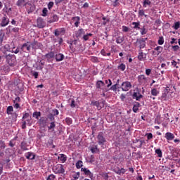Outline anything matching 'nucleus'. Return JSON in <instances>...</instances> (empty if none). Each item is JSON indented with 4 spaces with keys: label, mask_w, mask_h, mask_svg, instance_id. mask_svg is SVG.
Segmentation results:
<instances>
[{
    "label": "nucleus",
    "mask_w": 180,
    "mask_h": 180,
    "mask_svg": "<svg viewBox=\"0 0 180 180\" xmlns=\"http://www.w3.org/2000/svg\"><path fill=\"white\" fill-rule=\"evenodd\" d=\"M93 34L91 33H87L84 34L83 37H82V40L84 41H87V40H89V37H92Z\"/></svg>",
    "instance_id": "obj_25"
},
{
    "label": "nucleus",
    "mask_w": 180,
    "mask_h": 180,
    "mask_svg": "<svg viewBox=\"0 0 180 180\" xmlns=\"http://www.w3.org/2000/svg\"><path fill=\"white\" fill-rule=\"evenodd\" d=\"M46 180H56V175L50 174L47 178Z\"/></svg>",
    "instance_id": "obj_55"
},
{
    "label": "nucleus",
    "mask_w": 180,
    "mask_h": 180,
    "mask_svg": "<svg viewBox=\"0 0 180 180\" xmlns=\"http://www.w3.org/2000/svg\"><path fill=\"white\" fill-rule=\"evenodd\" d=\"M143 81H147V78L146 77V76H144V75H141L138 77V82L140 84H143Z\"/></svg>",
    "instance_id": "obj_27"
},
{
    "label": "nucleus",
    "mask_w": 180,
    "mask_h": 180,
    "mask_svg": "<svg viewBox=\"0 0 180 180\" xmlns=\"http://www.w3.org/2000/svg\"><path fill=\"white\" fill-rule=\"evenodd\" d=\"M129 29L128 27H126L124 25L122 26V32H124V33H127V32H129Z\"/></svg>",
    "instance_id": "obj_62"
},
{
    "label": "nucleus",
    "mask_w": 180,
    "mask_h": 180,
    "mask_svg": "<svg viewBox=\"0 0 180 180\" xmlns=\"http://www.w3.org/2000/svg\"><path fill=\"white\" fill-rule=\"evenodd\" d=\"M54 22H58V15L53 14L51 19L48 21V23H54Z\"/></svg>",
    "instance_id": "obj_21"
},
{
    "label": "nucleus",
    "mask_w": 180,
    "mask_h": 180,
    "mask_svg": "<svg viewBox=\"0 0 180 180\" xmlns=\"http://www.w3.org/2000/svg\"><path fill=\"white\" fill-rule=\"evenodd\" d=\"M96 88L99 89H102V88H103V86H105V82H103L102 80H98L96 82Z\"/></svg>",
    "instance_id": "obj_23"
},
{
    "label": "nucleus",
    "mask_w": 180,
    "mask_h": 180,
    "mask_svg": "<svg viewBox=\"0 0 180 180\" xmlns=\"http://www.w3.org/2000/svg\"><path fill=\"white\" fill-rule=\"evenodd\" d=\"M124 41V37H118L116 38V43L117 44H122Z\"/></svg>",
    "instance_id": "obj_32"
},
{
    "label": "nucleus",
    "mask_w": 180,
    "mask_h": 180,
    "mask_svg": "<svg viewBox=\"0 0 180 180\" xmlns=\"http://www.w3.org/2000/svg\"><path fill=\"white\" fill-rule=\"evenodd\" d=\"M148 140H151L153 139V134L152 133H148L146 134Z\"/></svg>",
    "instance_id": "obj_63"
},
{
    "label": "nucleus",
    "mask_w": 180,
    "mask_h": 180,
    "mask_svg": "<svg viewBox=\"0 0 180 180\" xmlns=\"http://www.w3.org/2000/svg\"><path fill=\"white\" fill-rule=\"evenodd\" d=\"M30 116V115L29 114V112H25L22 117V120H25V119H27V117H29Z\"/></svg>",
    "instance_id": "obj_59"
},
{
    "label": "nucleus",
    "mask_w": 180,
    "mask_h": 180,
    "mask_svg": "<svg viewBox=\"0 0 180 180\" xmlns=\"http://www.w3.org/2000/svg\"><path fill=\"white\" fill-rule=\"evenodd\" d=\"M82 167V161L79 160L77 163H76V167L79 169Z\"/></svg>",
    "instance_id": "obj_58"
},
{
    "label": "nucleus",
    "mask_w": 180,
    "mask_h": 180,
    "mask_svg": "<svg viewBox=\"0 0 180 180\" xmlns=\"http://www.w3.org/2000/svg\"><path fill=\"white\" fill-rule=\"evenodd\" d=\"M139 108H140V103L139 102H136L133 106V112L134 113H137V112H139Z\"/></svg>",
    "instance_id": "obj_26"
},
{
    "label": "nucleus",
    "mask_w": 180,
    "mask_h": 180,
    "mask_svg": "<svg viewBox=\"0 0 180 180\" xmlns=\"http://www.w3.org/2000/svg\"><path fill=\"white\" fill-rule=\"evenodd\" d=\"M114 172H115V174H117V175H123V174H125L126 169H124V168L117 169H115Z\"/></svg>",
    "instance_id": "obj_20"
},
{
    "label": "nucleus",
    "mask_w": 180,
    "mask_h": 180,
    "mask_svg": "<svg viewBox=\"0 0 180 180\" xmlns=\"http://www.w3.org/2000/svg\"><path fill=\"white\" fill-rule=\"evenodd\" d=\"M8 25H9V18H8L6 15H4V16L1 18L0 26H1V27H6Z\"/></svg>",
    "instance_id": "obj_6"
},
{
    "label": "nucleus",
    "mask_w": 180,
    "mask_h": 180,
    "mask_svg": "<svg viewBox=\"0 0 180 180\" xmlns=\"http://www.w3.org/2000/svg\"><path fill=\"white\" fill-rule=\"evenodd\" d=\"M52 170L54 174H64L65 172V170L64 169V165L60 164L53 166Z\"/></svg>",
    "instance_id": "obj_3"
},
{
    "label": "nucleus",
    "mask_w": 180,
    "mask_h": 180,
    "mask_svg": "<svg viewBox=\"0 0 180 180\" xmlns=\"http://www.w3.org/2000/svg\"><path fill=\"white\" fill-rule=\"evenodd\" d=\"M141 30V34L143 35V34H147V31L146 30V27H143L142 28H140Z\"/></svg>",
    "instance_id": "obj_53"
},
{
    "label": "nucleus",
    "mask_w": 180,
    "mask_h": 180,
    "mask_svg": "<svg viewBox=\"0 0 180 180\" xmlns=\"http://www.w3.org/2000/svg\"><path fill=\"white\" fill-rule=\"evenodd\" d=\"M174 29H175V30H178V29H179L180 27V22H176L174 23V25L173 26Z\"/></svg>",
    "instance_id": "obj_50"
},
{
    "label": "nucleus",
    "mask_w": 180,
    "mask_h": 180,
    "mask_svg": "<svg viewBox=\"0 0 180 180\" xmlns=\"http://www.w3.org/2000/svg\"><path fill=\"white\" fill-rule=\"evenodd\" d=\"M146 40H147V38H140L136 39V44H138V46H139L140 50L146 47Z\"/></svg>",
    "instance_id": "obj_5"
},
{
    "label": "nucleus",
    "mask_w": 180,
    "mask_h": 180,
    "mask_svg": "<svg viewBox=\"0 0 180 180\" xmlns=\"http://www.w3.org/2000/svg\"><path fill=\"white\" fill-rule=\"evenodd\" d=\"M11 115H12V121L16 122V120H18V113L13 112Z\"/></svg>",
    "instance_id": "obj_44"
},
{
    "label": "nucleus",
    "mask_w": 180,
    "mask_h": 180,
    "mask_svg": "<svg viewBox=\"0 0 180 180\" xmlns=\"http://www.w3.org/2000/svg\"><path fill=\"white\" fill-rule=\"evenodd\" d=\"M15 141H13V139H12L11 141H9V146L10 147H15Z\"/></svg>",
    "instance_id": "obj_64"
},
{
    "label": "nucleus",
    "mask_w": 180,
    "mask_h": 180,
    "mask_svg": "<svg viewBox=\"0 0 180 180\" xmlns=\"http://www.w3.org/2000/svg\"><path fill=\"white\" fill-rule=\"evenodd\" d=\"M82 172H84V175H87L90 179H94V174L91 171L85 167H82Z\"/></svg>",
    "instance_id": "obj_9"
},
{
    "label": "nucleus",
    "mask_w": 180,
    "mask_h": 180,
    "mask_svg": "<svg viewBox=\"0 0 180 180\" xmlns=\"http://www.w3.org/2000/svg\"><path fill=\"white\" fill-rule=\"evenodd\" d=\"M146 58H147V53H143V50L139 49L138 60H139V61H146Z\"/></svg>",
    "instance_id": "obj_8"
},
{
    "label": "nucleus",
    "mask_w": 180,
    "mask_h": 180,
    "mask_svg": "<svg viewBox=\"0 0 180 180\" xmlns=\"http://www.w3.org/2000/svg\"><path fill=\"white\" fill-rule=\"evenodd\" d=\"M36 46H40V43L37 42V41H34L32 43H30V41L24 43L20 47V54L22 53H30L31 49L33 50L36 49Z\"/></svg>",
    "instance_id": "obj_1"
},
{
    "label": "nucleus",
    "mask_w": 180,
    "mask_h": 180,
    "mask_svg": "<svg viewBox=\"0 0 180 180\" xmlns=\"http://www.w3.org/2000/svg\"><path fill=\"white\" fill-rule=\"evenodd\" d=\"M56 61H63L64 60V56L63 53H58L56 55Z\"/></svg>",
    "instance_id": "obj_29"
},
{
    "label": "nucleus",
    "mask_w": 180,
    "mask_h": 180,
    "mask_svg": "<svg viewBox=\"0 0 180 180\" xmlns=\"http://www.w3.org/2000/svg\"><path fill=\"white\" fill-rule=\"evenodd\" d=\"M6 148V145L5 144V141L0 140V149L5 150Z\"/></svg>",
    "instance_id": "obj_42"
},
{
    "label": "nucleus",
    "mask_w": 180,
    "mask_h": 180,
    "mask_svg": "<svg viewBox=\"0 0 180 180\" xmlns=\"http://www.w3.org/2000/svg\"><path fill=\"white\" fill-rule=\"evenodd\" d=\"M155 153L158 155V157H159L160 158L162 157V151L161 150V149H156Z\"/></svg>",
    "instance_id": "obj_45"
},
{
    "label": "nucleus",
    "mask_w": 180,
    "mask_h": 180,
    "mask_svg": "<svg viewBox=\"0 0 180 180\" xmlns=\"http://www.w3.org/2000/svg\"><path fill=\"white\" fill-rule=\"evenodd\" d=\"M20 31V28L19 27H13L12 30H11V32L13 33H19V32Z\"/></svg>",
    "instance_id": "obj_51"
},
{
    "label": "nucleus",
    "mask_w": 180,
    "mask_h": 180,
    "mask_svg": "<svg viewBox=\"0 0 180 180\" xmlns=\"http://www.w3.org/2000/svg\"><path fill=\"white\" fill-rule=\"evenodd\" d=\"M41 116V112H34L32 114V117H35V119H39Z\"/></svg>",
    "instance_id": "obj_40"
},
{
    "label": "nucleus",
    "mask_w": 180,
    "mask_h": 180,
    "mask_svg": "<svg viewBox=\"0 0 180 180\" xmlns=\"http://www.w3.org/2000/svg\"><path fill=\"white\" fill-rule=\"evenodd\" d=\"M94 106H96L97 109L98 110H101L103 106H105V103H103V101H95L93 103Z\"/></svg>",
    "instance_id": "obj_13"
},
{
    "label": "nucleus",
    "mask_w": 180,
    "mask_h": 180,
    "mask_svg": "<svg viewBox=\"0 0 180 180\" xmlns=\"http://www.w3.org/2000/svg\"><path fill=\"white\" fill-rule=\"evenodd\" d=\"M47 12H49V11L47 10V8H44L42 10V16L44 17L47 16Z\"/></svg>",
    "instance_id": "obj_52"
},
{
    "label": "nucleus",
    "mask_w": 180,
    "mask_h": 180,
    "mask_svg": "<svg viewBox=\"0 0 180 180\" xmlns=\"http://www.w3.org/2000/svg\"><path fill=\"white\" fill-rule=\"evenodd\" d=\"M118 70L120 71H124L126 70V65L124 63H121L120 65L117 66Z\"/></svg>",
    "instance_id": "obj_43"
},
{
    "label": "nucleus",
    "mask_w": 180,
    "mask_h": 180,
    "mask_svg": "<svg viewBox=\"0 0 180 180\" xmlns=\"http://www.w3.org/2000/svg\"><path fill=\"white\" fill-rule=\"evenodd\" d=\"M72 20L75 22V26L76 27H78V26H79V24L81 23V22H79L81 20V18H79V16L72 18Z\"/></svg>",
    "instance_id": "obj_16"
},
{
    "label": "nucleus",
    "mask_w": 180,
    "mask_h": 180,
    "mask_svg": "<svg viewBox=\"0 0 180 180\" xmlns=\"http://www.w3.org/2000/svg\"><path fill=\"white\" fill-rule=\"evenodd\" d=\"M165 137L168 141H171L175 139V135L171 132H167L165 135Z\"/></svg>",
    "instance_id": "obj_14"
},
{
    "label": "nucleus",
    "mask_w": 180,
    "mask_h": 180,
    "mask_svg": "<svg viewBox=\"0 0 180 180\" xmlns=\"http://www.w3.org/2000/svg\"><path fill=\"white\" fill-rule=\"evenodd\" d=\"M90 151L93 154H96L98 153V151H99V149H98V146H92L91 148H90Z\"/></svg>",
    "instance_id": "obj_30"
},
{
    "label": "nucleus",
    "mask_w": 180,
    "mask_h": 180,
    "mask_svg": "<svg viewBox=\"0 0 180 180\" xmlns=\"http://www.w3.org/2000/svg\"><path fill=\"white\" fill-rule=\"evenodd\" d=\"M25 157L27 160H34V154L32 152H28L25 153Z\"/></svg>",
    "instance_id": "obj_22"
},
{
    "label": "nucleus",
    "mask_w": 180,
    "mask_h": 180,
    "mask_svg": "<svg viewBox=\"0 0 180 180\" xmlns=\"http://www.w3.org/2000/svg\"><path fill=\"white\" fill-rule=\"evenodd\" d=\"M53 6H54V2L50 1L48 4V9H49V11H50L53 8Z\"/></svg>",
    "instance_id": "obj_60"
},
{
    "label": "nucleus",
    "mask_w": 180,
    "mask_h": 180,
    "mask_svg": "<svg viewBox=\"0 0 180 180\" xmlns=\"http://www.w3.org/2000/svg\"><path fill=\"white\" fill-rule=\"evenodd\" d=\"M97 142L99 146H105V143H106V139L103 136V132H99L97 136Z\"/></svg>",
    "instance_id": "obj_4"
},
{
    "label": "nucleus",
    "mask_w": 180,
    "mask_h": 180,
    "mask_svg": "<svg viewBox=\"0 0 180 180\" xmlns=\"http://www.w3.org/2000/svg\"><path fill=\"white\" fill-rule=\"evenodd\" d=\"M131 88V83L129 81L122 82V90L124 91H129Z\"/></svg>",
    "instance_id": "obj_7"
},
{
    "label": "nucleus",
    "mask_w": 180,
    "mask_h": 180,
    "mask_svg": "<svg viewBox=\"0 0 180 180\" xmlns=\"http://www.w3.org/2000/svg\"><path fill=\"white\" fill-rule=\"evenodd\" d=\"M154 50H155V51H158V54H160V53H162L163 48L159 46L155 48Z\"/></svg>",
    "instance_id": "obj_46"
},
{
    "label": "nucleus",
    "mask_w": 180,
    "mask_h": 180,
    "mask_svg": "<svg viewBox=\"0 0 180 180\" xmlns=\"http://www.w3.org/2000/svg\"><path fill=\"white\" fill-rule=\"evenodd\" d=\"M37 26L39 27V29H43L46 25L44 24V21H43V18H39L37 20Z\"/></svg>",
    "instance_id": "obj_12"
},
{
    "label": "nucleus",
    "mask_w": 180,
    "mask_h": 180,
    "mask_svg": "<svg viewBox=\"0 0 180 180\" xmlns=\"http://www.w3.org/2000/svg\"><path fill=\"white\" fill-rule=\"evenodd\" d=\"M58 160H60L61 162L64 163L67 161V155L64 154H60L59 157H58Z\"/></svg>",
    "instance_id": "obj_28"
},
{
    "label": "nucleus",
    "mask_w": 180,
    "mask_h": 180,
    "mask_svg": "<svg viewBox=\"0 0 180 180\" xmlns=\"http://www.w3.org/2000/svg\"><path fill=\"white\" fill-rule=\"evenodd\" d=\"M101 176H102L103 179L108 180L109 179V175L106 172H101L100 173Z\"/></svg>",
    "instance_id": "obj_34"
},
{
    "label": "nucleus",
    "mask_w": 180,
    "mask_h": 180,
    "mask_svg": "<svg viewBox=\"0 0 180 180\" xmlns=\"http://www.w3.org/2000/svg\"><path fill=\"white\" fill-rule=\"evenodd\" d=\"M54 129H56V122H51L50 123V126H48V130H51V131H54Z\"/></svg>",
    "instance_id": "obj_31"
},
{
    "label": "nucleus",
    "mask_w": 180,
    "mask_h": 180,
    "mask_svg": "<svg viewBox=\"0 0 180 180\" xmlns=\"http://www.w3.org/2000/svg\"><path fill=\"white\" fill-rule=\"evenodd\" d=\"M4 36H5V34L2 33V32H0V44H2V41H4Z\"/></svg>",
    "instance_id": "obj_57"
},
{
    "label": "nucleus",
    "mask_w": 180,
    "mask_h": 180,
    "mask_svg": "<svg viewBox=\"0 0 180 180\" xmlns=\"http://www.w3.org/2000/svg\"><path fill=\"white\" fill-rule=\"evenodd\" d=\"M147 5H151V1L150 0H143V8H147Z\"/></svg>",
    "instance_id": "obj_41"
},
{
    "label": "nucleus",
    "mask_w": 180,
    "mask_h": 180,
    "mask_svg": "<svg viewBox=\"0 0 180 180\" xmlns=\"http://www.w3.org/2000/svg\"><path fill=\"white\" fill-rule=\"evenodd\" d=\"M84 34H85V30L82 28L79 29L75 33V36L77 39L79 37H82V35H84Z\"/></svg>",
    "instance_id": "obj_17"
},
{
    "label": "nucleus",
    "mask_w": 180,
    "mask_h": 180,
    "mask_svg": "<svg viewBox=\"0 0 180 180\" xmlns=\"http://www.w3.org/2000/svg\"><path fill=\"white\" fill-rule=\"evenodd\" d=\"M134 143L135 144H137L136 145L137 148H141V147H143V143H144V140L136 139Z\"/></svg>",
    "instance_id": "obj_19"
},
{
    "label": "nucleus",
    "mask_w": 180,
    "mask_h": 180,
    "mask_svg": "<svg viewBox=\"0 0 180 180\" xmlns=\"http://www.w3.org/2000/svg\"><path fill=\"white\" fill-rule=\"evenodd\" d=\"M167 95H168V94L165 93V91H164V93H162V96H161L162 101H165V99H167Z\"/></svg>",
    "instance_id": "obj_61"
},
{
    "label": "nucleus",
    "mask_w": 180,
    "mask_h": 180,
    "mask_svg": "<svg viewBox=\"0 0 180 180\" xmlns=\"http://www.w3.org/2000/svg\"><path fill=\"white\" fill-rule=\"evenodd\" d=\"M132 25L136 30H140V22H133Z\"/></svg>",
    "instance_id": "obj_33"
},
{
    "label": "nucleus",
    "mask_w": 180,
    "mask_h": 180,
    "mask_svg": "<svg viewBox=\"0 0 180 180\" xmlns=\"http://www.w3.org/2000/svg\"><path fill=\"white\" fill-rule=\"evenodd\" d=\"M132 98L133 99H136V101H140L143 98V95L140 92H134Z\"/></svg>",
    "instance_id": "obj_15"
},
{
    "label": "nucleus",
    "mask_w": 180,
    "mask_h": 180,
    "mask_svg": "<svg viewBox=\"0 0 180 180\" xmlns=\"http://www.w3.org/2000/svg\"><path fill=\"white\" fill-rule=\"evenodd\" d=\"M54 34L56 37L60 36V34H63V35L65 34V28L63 27V28L55 30Z\"/></svg>",
    "instance_id": "obj_11"
},
{
    "label": "nucleus",
    "mask_w": 180,
    "mask_h": 180,
    "mask_svg": "<svg viewBox=\"0 0 180 180\" xmlns=\"http://www.w3.org/2000/svg\"><path fill=\"white\" fill-rule=\"evenodd\" d=\"M101 53L102 54V56H103L104 57H106V56H110V52L109 53H106L105 51H104V49H102L101 51Z\"/></svg>",
    "instance_id": "obj_48"
},
{
    "label": "nucleus",
    "mask_w": 180,
    "mask_h": 180,
    "mask_svg": "<svg viewBox=\"0 0 180 180\" xmlns=\"http://www.w3.org/2000/svg\"><path fill=\"white\" fill-rule=\"evenodd\" d=\"M13 112V107L12 105L8 106L6 110L7 115H12Z\"/></svg>",
    "instance_id": "obj_36"
},
{
    "label": "nucleus",
    "mask_w": 180,
    "mask_h": 180,
    "mask_svg": "<svg viewBox=\"0 0 180 180\" xmlns=\"http://www.w3.org/2000/svg\"><path fill=\"white\" fill-rule=\"evenodd\" d=\"M4 11H5L6 13H11V12H12V8H8V6H5Z\"/></svg>",
    "instance_id": "obj_49"
},
{
    "label": "nucleus",
    "mask_w": 180,
    "mask_h": 180,
    "mask_svg": "<svg viewBox=\"0 0 180 180\" xmlns=\"http://www.w3.org/2000/svg\"><path fill=\"white\" fill-rule=\"evenodd\" d=\"M103 20H104L103 22V25H104V26H105V25L107 24V23H109V22H110V20L109 19H108V18H106V17H103Z\"/></svg>",
    "instance_id": "obj_54"
},
{
    "label": "nucleus",
    "mask_w": 180,
    "mask_h": 180,
    "mask_svg": "<svg viewBox=\"0 0 180 180\" xmlns=\"http://www.w3.org/2000/svg\"><path fill=\"white\" fill-rule=\"evenodd\" d=\"M4 58H6V63H8V64L11 65V67L15 65L16 56L8 53L7 55L4 56Z\"/></svg>",
    "instance_id": "obj_2"
},
{
    "label": "nucleus",
    "mask_w": 180,
    "mask_h": 180,
    "mask_svg": "<svg viewBox=\"0 0 180 180\" xmlns=\"http://www.w3.org/2000/svg\"><path fill=\"white\" fill-rule=\"evenodd\" d=\"M89 158V162H90V164H92L93 162H95V156H94V155H91L90 156V158Z\"/></svg>",
    "instance_id": "obj_56"
},
{
    "label": "nucleus",
    "mask_w": 180,
    "mask_h": 180,
    "mask_svg": "<svg viewBox=\"0 0 180 180\" xmlns=\"http://www.w3.org/2000/svg\"><path fill=\"white\" fill-rule=\"evenodd\" d=\"M55 56H56V53H54V52H53V51H51V52L46 53L45 55V57H46V58H47V60H50L51 58H54Z\"/></svg>",
    "instance_id": "obj_24"
},
{
    "label": "nucleus",
    "mask_w": 180,
    "mask_h": 180,
    "mask_svg": "<svg viewBox=\"0 0 180 180\" xmlns=\"http://www.w3.org/2000/svg\"><path fill=\"white\" fill-rule=\"evenodd\" d=\"M38 124H39V126L41 127H42L43 129H44V127H46V126H47V118L42 117L39 119V120L38 121Z\"/></svg>",
    "instance_id": "obj_10"
},
{
    "label": "nucleus",
    "mask_w": 180,
    "mask_h": 180,
    "mask_svg": "<svg viewBox=\"0 0 180 180\" xmlns=\"http://www.w3.org/2000/svg\"><path fill=\"white\" fill-rule=\"evenodd\" d=\"M158 43L160 46H162L164 44V37H160Z\"/></svg>",
    "instance_id": "obj_47"
},
{
    "label": "nucleus",
    "mask_w": 180,
    "mask_h": 180,
    "mask_svg": "<svg viewBox=\"0 0 180 180\" xmlns=\"http://www.w3.org/2000/svg\"><path fill=\"white\" fill-rule=\"evenodd\" d=\"M90 61L91 63H99V58L96 56H91L90 57Z\"/></svg>",
    "instance_id": "obj_37"
},
{
    "label": "nucleus",
    "mask_w": 180,
    "mask_h": 180,
    "mask_svg": "<svg viewBox=\"0 0 180 180\" xmlns=\"http://www.w3.org/2000/svg\"><path fill=\"white\" fill-rule=\"evenodd\" d=\"M150 94L153 96H157V95H158V94H160V91L158 90H157V89H153L150 91Z\"/></svg>",
    "instance_id": "obj_38"
},
{
    "label": "nucleus",
    "mask_w": 180,
    "mask_h": 180,
    "mask_svg": "<svg viewBox=\"0 0 180 180\" xmlns=\"http://www.w3.org/2000/svg\"><path fill=\"white\" fill-rule=\"evenodd\" d=\"M20 147L21 149L23 150V151H26L27 150V143L25 141L21 142Z\"/></svg>",
    "instance_id": "obj_35"
},
{
    "label": "nucleus",
    "mask_w": 180,
    "mask_h": 180,
    "mask_svg": "<svg viewBox=\"0 0 180 180\" xmlns=\"http://www.w3.org/2000/svg\"><path fill=\"white\" fill-rule=\"evenodd\" d=\"M11 52L14 53V54H18V53H20V48L13 47L11 50Z\"/></svg>",
    "instance_id": "obj_39"
},
{
    "label": "nucleus",
    "mask_w": 180,
    "mask_h": 180,
    "mask_svg": "<svg viewBox=\"0 0 180 180\" xmlns=\"http://www.w3.org/2000/svg\"><path fill=\"white\" fill-rule=\"evenodd\" d=\"M17 6H20V8H23V6H26L27 5V2L25 0H18L16 2Z\"/></svg>",
    "instance_id": "obj_18"
}]
</instances>
